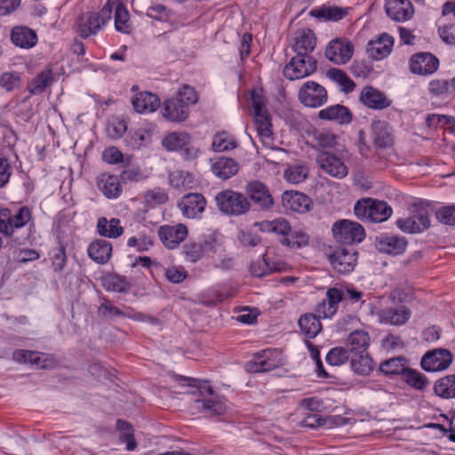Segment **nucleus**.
I'll list each match as a JSON object with an SVG mask.
<instances>
[{"label": "nucleus", "instance_id": "338daca9", "mask_svg": "<svg viewBox=\"0 0 455 455\" xmlns=\"http://www.w3.org/2000/svg\"><path fill=\"white\" fill-rule=\"evenodd\" d=\"M127 130L125 121L115 118L108 122L106 132L109 138L116 140L121 138Z\"/></svg>", "mask_w": 455, "mask_h": 455}, {"label": "nucleus", "instance_id": "49530a36", "mask_svg": "<svg viewBox=\"0 0 455 455\" xmlns=\"http://www.w3.org/2000/svg\"><path fill=\"white\" fill-rule=\"evenodd\" d=\"M280 243L291 249H299L305 247L309 243L308 235L301 228H291V231L284 236L280 238Z\"/></svg>", "mask_w": 455, "mask_h": 455}, {"label": "nucleus", "instance_id": "a18cd8bd", "mask_svg": "<svg viewBox=\"0 0 455 455\" xmlns=\"http://www.w3.org/2000/svg\"><path fill=\"white\" fill-rule=\"evenodd\" d=\"M155 236L152 231L144 229L127 240V246L135 249L136 251L143 252L153 247Z\"/></svg>", "mask_w": 455, "mask_h": 455}, {"label": "nucleus", "instance_id": "4d7b16f0", "mask_svg": "<svg viewBox=\"0 0 455 455\" xmlns=\"http://www.w3.org/2000/svg\"><path fill=\"white\" fill-rule=\"evenodd\" d=\"M326 75L327 77L336 83L340 91L344 92H350L355 87L353 80H351L349 76L340 69L331 68L327 71Z\"/></svg>", "mask_w": 455, "mask_h": 455}, {"label": "nucleus", "instance_id": "864d4df0", "mask_svg": "<svg viewBox=\"0 0 455 455\" xmlns=\"http://www.w3.org/2000/svg\"><path fill=\"white\" fill-rule=\"evenodd\" d=\"M235 148H237L235 138L226 132L217 133L212 139V149L215 152L229 151Z\"/></svg>", "mask_w": 455, "mask_h": 455}, {"label": "nucleus", "instance_id": "39448f33", "mask_svg": "<svg viewBox=\"0 0 455 455\" xmlns=\"http://www.w3.org/2000/svg\"><path fill=\"white\" fill-rule=\"evenodd\" d=\"M285 363L283 353L275 348H267L256 353L253 359L246 363L249 372H265L276 369Z\"/></svg>", "mask_w": 455, "mask_h": 455}, {"label": "nucleus", "instance_id": "6e6d98bb", "mask_svg": "<svg viewBox=\"0 0 455 455\" xmlns=\"http://www.w3.org/2000/svg\"><path fill=\"white\" fill-rule=\"evenodd\" d=\"M435 393L443 398L455 397V375H447L435 384Z\"/></svg>", "mask_w": 455, "mask_h": 455}, {"label": "nucleus", "instance_id": "72a5a7b5", "mask_svg": "<svg viewBox=\"0 0 455 455\" xmlns=\"http://www.w3.org/2000/svg\"><path fill=\"white\" fill-rule=\"evenodd\" d=\"M406 246V240L397 235H381L377 240V248L379 251L388 254H401L405 251Z\"/></svg>", "mask_w": 455, "mask_h": 455}, {"label": "nucleus", "instance_id": "3c124183", "mask_svg": "<svg viewBox=\"0 0 455 455\" xmlns=\"http://www.w3.org/2000/svg\"><path fill=\"white\" fill-rule=\"evenodd\" d=\"M301 332L307 338H315L321 331V323L313 314H305L299 320Z\"/></svg>", "mask_w": 455, "mask_h": 455}, {"label": "nucleus", "instance_id": "2eb2a0df", "mask_svg": "<svg viewBox=\"0 0 455 455\" xmlns=\"http://www.w3.org/2000/svg\"><path fill=\"white\" fill-rule=\"evenodd\" d=\"M329 261L335 271L346 275L355 267L356 252L353 249L339 247L329 255Z\"/></svg>", "mask_w": 455, "mask_h": 455}, {"label": "nucleus", "instance_id": "4be33fe9", "mask_svg": "<svg viewBox=\"0 0 455 455\" xmlns=\"http://www.w3.org/2000/svg\"><path fill=\"white\" fill-rule=\"evenodd\" d=\"M282 204L287 211L304 213L309 211L312 202L305 194L290 190L283 193Z\"/></svg>", "mask_w": 455, "mask_h": 455}, {"label": "nucleus", "instance_id": "b1692460", "mask_svg": "<svg viewBox=\"0 0 455 455\" xmlns=\"http://www.w3.org/2000/svg\"><path fill=\"white\" fill-rule=\"evenodd\" d=\"M385 8L387 15L394 20L403 22L410 20L414 9L410 0H387Z\"/></svg>", "mask_w": 455, "mask_h": 455}, {"label": "nucleus", "instance_id": "aec40b11", "mask_svg": "<svg viewBox=\"0 0 455 455\" xmlns=\"http://www.w3.org/2000/svg\"><path fill=\"white\" fill-rule=\"evenodd\" d=\"M452 362L451 354L445 349H436L427 353L421 359L423 370L429 372L447 369Z\"/></svg>", "mask_w": 455, "mask_h": 455}, {"label": "nucleus", "instance_id": "2f4dec72", "mask_svg": "<svg viewBox=\"0 0 455 455\" xmlns=\"http://www.w3.org/2000/svg\"><path fill=\"white\" fill-rule=\"evenodd\" d=\"M214 245L212 242H192L184 245L183 253L187 261L196 263L205 256H210Z\"/></svg>", "mask_w": 455, "mask_h": 455}, {"label": "nucleus", "instance_id": "a211bd4d", "mask_svg": "<svg viewBox=\"0 0 455 455\" xmlns=\"http://www.w3.org/2000/svg\"><path fill=\"white\" fill-rule=\"evenodd\" d=\"M99 314L103 317L121 316L127 317L138 322H146L151 324H158V320L153 316L145 315L140 312H136L132 308H126L125 311H122L107 300L102 302L99 307Z\"/></svg>", "mask_w": 455, "mask_h": 455}, {"label": "nucleus", "instance_id": "69168bd1", "mask_svg": "<svg viewBox=\"0 0 455 455\" xmlns=\"http://www.w3.org/2000/svg\"><path fill=\"white\" fill-rule=\"evenodd\" d=\"M145 203L150 206L155 207L159 204L166 203L168 200V195L164 189L160 188H155L148 190L144 195Z\"/></svg>", "mask_w": 455, "mask_h": 455}, {"label": "nucleus", "instance_id": "cd10ccee", "mask_svg": "<svg viewBox=\"0 0 455 455\" xmlns=\"http://www.w3.org/2000/svg\"><path fill=\"white\" fill-rule=\"evenodd\" d=\"M349 8L331 4H323L313 8L309 15L323 21L338 22L348 14Z\"/></svg>", "mask_w": 455, "mask_h": 455}, {"label": "nucleus", "instance_id": "f8f14e48", "mask_svg": "<svg viewBox=\"0 0 455 455\" xmlns=\"http://www.w3.org/2000/svg\"><path fill=\"white\" fill-rule=\"evenodd\" d=\"M316 61L309 56L297 55L283 68V76L290 80L301 79L313 74Z\"/></svg>", "mask_w": 455, "mask_h": 455}, {"label": "nucleus", "instance_id": "6ab92c4d", "mask_svg": "<svg viewBox=\"0 0 455 455\" xmlns=\"http://www.w3.org/2000/svg\"><path fill=\"white\" fill-rule=\"evenodd\" d=\"M439 68V60L429 52H419L411 56L410 70L419 76H429L436 72Z\"/></svg>", "mask_w": 455, "mask_h": 455}, {"label": "nucleus", "instance_id": "7c9ffc66", "mask_svg": "<svg viewBox=\"0 0 455 455\" xmlns=\"http://www.w3.org/2000/svg\"><path fill=\"white\" fill-rule=\"evenodd\" d=\"M12 43L22 49H30L37 43L36 33L25 26H16L11 31Z\"/></svg>", "mask_w": 455, "mask_h": 455}, {"label": "nucleus", "instance_id": "6e6552de", "mask_svg": "<svg viewBox=\"0 0 455 455\" xmlns=\"http://www.w3.org/2000/svg\"><path fill=\"white\" fill-rule=\"evenodd\" d=\"M217 206L220 212L230 215H241L250 209V203L241 193L225 190L215 196Z\"/></svg>", "mask_w": 455, "mask_h": 455}, {"label": "nucleus", "instance_id": "4468645a", "mask_svg": "<svg viewBox=\"0 0 455 455\" xmlns=\"http://www.w3.org/2000/svg\"><path fill=\"white\" fill-rule=\"evenodd\" d=\"M300 102L309 108H318L327 101V92L323 86L314 81H307L299 91Z\"/></svg>", "mask_w": 455, "mask_h": 455}, {"label": "nucleus", "instance_id": "a878e982", "mask_svg": "<svg viewBox=\"0 0 455 455\" xmlns=\"http://www.w3.org/2000/svg\"><path fill=\"white\" fill-rule=\"evenodd\" d=\"M393 45L394 38L387 34H382L368 43L367 52L376 60H383L391 53Z\"/></svg>", "mask_w": 455, "mask_h": 455}, {"label": "nucleus", "instance_id": "423d86ee", "mask_svg": "<svg viewBox=\"0 0 455 455\" xmlns=\"http://www.w3.org/2000/svg\"><path fill=\"white\" fill-rule=\"evenodd\" d=\"M424 204V202L415 203V210L409 217L397 220L398 228L411 234L421 233L427 229L430 226V216Z\"/></svg>", "mask_w": 455, "mask_h": 455}, {"label": "nucleus", "instance_id": "37998d69", "mask_svg": "<svg viewBox=\"0 0 455 455\" xmlns=\"http://www.w3.org/2000/svg\"><path fill=\"white\" fill-rule=\"evenodd\" d=\"M112 12L115 10V28L117 31L128 34L131 31L130 17L127 9L119 0H110Z\"/></svg>", "mask_w": 455, "mask_h": 455}, {"label": "nucleus", "instance_id": "c85d7f7f", "mask_svg": "<svg viewBox=\"0 0 455 455\" xmlns=\"http://www.w3.org/2000/svg\"><path fill=\"white\" fill-rule=\"evenodd\" d=\"M12 358L18 363H30L39 368H48L52 364L48 355L31 350L17 349L13 352Z\"/></svg>", "mask_w": 455, "mask_h": 455}, {"label": "nucleus", "instance_id": "de8ad7c7", "mask_svg": "<svg viewBox=\"0 0 455 455\" xmlns=\"http://www.w3.org/2000/svg\"><path fill=\"white\" fill-rule=\"evenodd\" d=\"M196 183L194 175L188 172L177 170L169 174V184L177 189L193 188Z\"/></svg>", "mask_w": 455, "mask_h": 455}, {"label": "nucleus", "instance_id": "e2e57ef3", "mask_svg": "<svg viewBox=\"0 0 455 455\" xmlns=\"http://www.w3.org/2000/svg\"><path fill=\"white\" fill-rule=\"evenodd\" d=\"M52 72L45 70L38 74L29 84V92L32 94L41 93L52 83Z\"/></svg>", "mask_w": 455, "mask_h": 455}, {"label": "nucleus", "instance_id": "412c9836", "mask_svg": "<svg viewBox=\"0 0 455 455\" xmlns=\"http://www.w3.org/2000/svg\"><path fill=\"white\" fill-rule=\"evenodd\" d=\"M246 193L251 200L260 209H269L274 200L267 186L258 180L251 181L246 187Z\"/></svg>", "mask_w": 455, "mask_h": 455}, {"label": "nucleus", "instance_id": "603ef678", "mask_svg": "<svg viewBox=\"0 0 455 455\" xmlns=\"http://www.w3.org/2000/svg\"><path fill=\"white\" fill-rule=\"evenodd\" d=\"M428 92L435 96L455 95V77L446 79H434L428 84Z\"/></svg>", "mask_w": 455, "mask_h": 455}, {"label": "nucleus", "instance_id": "393cba45", "mask_svg": "<svg viewBox=\"0 0 455 455\" xmlns=\"http://www.w3.org/2000/svg\"><path fill=\"white\" fill-rule=\"evenodd\" d=\"M162 115L171 122L180 123L188 117L189 108L187 104L182 102V100L172 98L164 101Z\"/></svg>", "mask_w": 455, "mask_h": 455}, {"label": "nucleus", "instance_id": "c03bdc74", "mask_svg": "<svg viewBox=\"0 0 455 455\" xmlns=\"http://www.w3.org/2000/svg\"><path fill=\"white\" fill-rule=\"evenodd\" d=\"M347 346L353 355L368 352L370 336L366 331H354L347 339Z\"/></svg>", "mask_w": 455, "mask_h": 455}, {"label": "nucleus", "instance_id": "dca6fc26", "mask_svg": "<svg viewBox=\"0 0 455 455\" xmlns=\"http://www.w3.org/2000/svg\"><path fill=\"white\" fill-rule=\"evenodd\" d=\"M206 199L202 194L189 193L185 195L178 204L184 217L200 219L206 208Z\"/></svg>", "mask_w": 455, "mask_h": 455}, {"label": "nucleus", "instance_id": "58836bf2", "mask_svg": "<svg viewBox=\"0 0 455 455\" xmlns=\"http://www.w3.org/2000/svg\"><path fill=\"white\" fill-rule=\"evenodd\" d=\"M371 138L378 148H387L392 144L393 138L388 124L380 120L371 124Z\"/></svg>", "mask_w": 455, "mask_h": 455}, {"label": "nucleus", "instance_id": "20e7f679", "mask_svg": "<svg viewBox=\"0 0 455 455\" xmlns=\"http://www.w3.org/2000/svg\"><path fill=\"white\" fill-rule=\"evenodd\" d=\"M355 215L361 220L383 222L392 215V208L384 201L372 198L358 200L354 206Z\"/></svg>", "mask_w": 455, "mask_h": 455}, {"label": "nucleus", "instance_id": "09e8293b", "mask_svg": "<svg viewBox=\"0 0 455 455\" xmlns=\"http://www.w3.org/2000/svg\"><path fill=\"white\" fill-rule=\"evenodd\" d=\"M374 366L368 352L353 355L351 367L355 373L367 376L374 370Z\"/></svg>", "mask_w": 455, "mask_h": 455}, {"label": "nucleus", "instance_id": "ea45409f", "mask_svg": "<svg viewBox=\"0 0 455 455\" xmlns=\"http://www.w3.org/2000/svg\"><path fill=\"white\" fill-rule=\"evenodd\" d=\"M238 170L239 164L229 157H220L212 164L213 174L222 180H228L235 175Z\"/></svg>", "mask_w": 455, "mask_h": 455}, {"label": "nucleus", "instance_id": "774afa93", "mask_svg": "<svg viewBox=\"0 0 455 455\" xmlns=\"http://www.w3.org/2000/svg\"><path fill=\"white\" fill-rule=\"evenodd\" d=\"M166 279L172 283H180L188 277V271L181 266H172L165 269Z\"/></svg>", "mask_w": 455, "mask_h": 455}, {"label": "nucleus", "instance_id": "4c0bfd02", "mask_svg": "<svg viewBox=\"0 0 455 455\" xmlns=\"http://www.w3.org/2000/svg\"><path fill=\"white\" fill-rule=\"evenodd\" d=\"M97 232L102 237L116 239L124 234V228L119 219L112 218L108 220L100 217L97 221Z\"/></svg>", "mask_w": 455, "mask_h": 455}, {"label": "nucleus", "instance_id": "052dcab7", "mask_svg": "<svg viewBox=\"0 0 455 455\" xmlns=\"http://www.w3.org/2000/svg\"><path fill=\"white\" fill-rule=\"evenodd\" d=\"M116 429L119 432L120 442L126 443L127 451H134L137 447V443L134 439V430L132 427L124 420H117Z\"/></svg>", "mask_w": 455, "mask_h": 455}, {"label": "nucleus", "instance_id": "bb28decb", "mask_svg": "<svg viewBox=\"0 0 455 455\" xmlns=\"http://www.w3.org/2000/svg\"><path fill=\"white\" fill-rule=\"evenodd\" d=\"M194 408L207 416H219L227 412L228 404L224 398L212 396L211 398L196 400Z\"/></svg>", "mask_w": 455, "mask_h": 455}, {"label": "nucleus", "instance_id": "1a4fd4ad", "mask_svg": "<svg viewBox=\"0 0 455 455\" xmlns=\"http://www.w3.org/2000/svg\"><path fill=\"white\" fill-rule=\"evenodd\" d=\"M191 135L186 132H172L164 136L162 146L168 151H182L188 159L199 156V149L191 145Z\"/></svg>", "mask_w": 455, "mask_h": 455}, {"label": "nucleus", "instance_id": "a19ab883", "mask_svg": "<svg viewBox=\"0 0 455 455\" xmlns=\"http://www.w3.org/2000/svg\"><path fill=\"white\" fill-rule=\"evenodd\" d=\"M253 227H258L259 230L264 233H275L281 236V238H284V236L291 231V225L284 218L255 222Z\"/></svg>", "mask_w": 455, "mask_h": 455}, {"label": "nucleus", "instance_id": "0e129e2a", "mask_svg": "<svg viewBox=\"0 0 455 455\" xmlns=\"http://www.w3.org/2000/svg\"><path fill=\"white\" fill-rule=\"evenodd\" d=\"M349 358L348 351L342 347L331 348L325 356V361L329 365L340 366L347 362Z\"/></svg>", "mask_w": 455, "mask_h": 455}, {"label": "nucleus", "instance_id": "79ce46f5", "mask_svg": "<svg viewBox=\"0 0 455 455\" xmlns=\"http://www.w3.org/2000/svg\"><path fill=\"white\" fill-rule=\"evenodd\" d=\"M309 173V168L307 164L295 162L287 164L283 171V179L291 184H299L304 182Z\"/></svg>", "mask_w": 455, "mask_h": 455}, {"label": "nucleus", "instance_id": "c9c22d12", "mask_svg": "<svg viewBox=\"0 0 455 455\" xmlns=\"http://www.w3.org/2000/svg\"><path fill=\"white\" fill-rule=\"evenodd\" d=\"M97 185L102 194L109 199L117 198L121 195V184L116 175L100 174L97 179Z\"/></svg>", "mask_w": 455, "mask_h": 455}, {"label": "nucleus", "instance_id": "f257e3e1", "mask_svg": "<svg viewBox=\"0 0 455 455\" xmlns=\"http://www.w3.org/2000/svg\"><path fill=\"white\" fill-rule=\"evenodd\" d=\"M370 313L381 324L401 326L405 324L411 315L404 305H398L391 297H382L371 303Z\"/></svg>", "mask_w": 455, "mask_h": 455}, {"label": "nucleus", "instance_id": "f03ea898", "mask_svg": "<svg viewBox=\"0 0 455 455\" xmlns=\"http://www.w3.org/2000/svg\"><path fill=\"white\" fill-rule=\"evenodd\" d=\"M251 96L254 126L258 136L266 148H273L275 139L269 113L258 89H252Z\"/></svg>", "mask_w": 455, "mask_h": 455}, {"label": "nucleus", "instance_id": "f704fd0d", "mask_svg": "<svg viewBox=\"0 0 455 455\" xmlns=\"http://www.w3.org/2000/svg\"><path fill=\"white\" fill-rule=\"evenodd\" d=\"M132 102L135 111L140 114L153 113L160 105L158 97L148 92L137 93Z\"/></svg>", "mask_w": 455, "mask_h": 455}, {"label": "nucleus", "instance_id": "473e14b6", "mask_svg": "<svg viewBox=\"0 0 455 455\" xmlns=\"http://www.w3.org/2000/svg\"><path fill=\"white\" fill-rule=\"evenodd\" d=\"M315 46V36L311 29L299 30L294 36L292 48L298 55L307 56Z\"/></svg>", "mask_w": 455, "mask_h": 455}, {"label": "nucleus", "instance_id": "13d9d810", "mask_svg": "<svg viewBox=\"0 0 455 455\" xmlns=\"http://www.w3.org/2000/svg\"><path fill=\"white\" fill-rule=\"evenodd\" d=\"M407 368L406 361L403 357L390 358L379 365V371L386 375L401 374L403 376Z\"/></svg>", "mask_w": 455, "mask_h": 455}, {"label": "nucleus", "instance_id": "0eeeda50", "mask_svg": "<svg viewBox=\"0 0 455 455\" xmlns=\"http://www.w3.org/2000/svg\"><path fill=\"white\" fill-rule=\"evenodd\" d=\"M331 232L334 239L344 244L361 243L365 237L363 226L350 220H339L334 222Z\"/></svg>", "mask_w": 455, "mask_h": 455}, {"label": "nucleus", "instance_id": "9b49d317", "mask_svg": "<svg viewBox=\"0 0 455 455\" xmlns=\"http://www.w3.org/2000/svg\"><path fill=\"white\" fill-rule=\"evenodd\" d=\"M316 163L323 172L333 178L343 179L348 173V167L339 155L322 151L316 156Z\"/></svg>", "mask_w": 455, "mask_h": 455}, {"label": "nucleus", "instance_id": "bf43d9fd", "mask_svg": "<svg viewBox=\"0 0 455 455\" xmlns=\"http://www.w3.org/2000/svg\"><path fill=\"white\" fill-rule=\"evenodd\" d=\"M103 287L108 291L126 292L130 289L128 281L117 275H108L102 279Z\"/></svg>", "mask_w": 455, "mask_h": 455}, {"label": "nucleus", "instance_id": "e433bc0d", "mask_svg": "<svg viewBox=\"0 0 455 455\" xmlns=\"http://www.w3.org/2000/svg\"><path fill=\"white\" fill-rule=\"evenodd\" d=\"M87 252L89 257L99 264L107 263L112 254V244L110 242L97 239L88 246Z\"/></svg>", "mask_w": 455, "mask_h": 455}, {"label": "nucleus", "instance_id": "f3484780", "mask_svg": "<svg viewBox=\"0 0 455 455\" xmlns=\"http://www.w3.org/2000/svg\"><path fill=\"white\" fill-rule=\"evenodd\" d=\"M188 231L184 224L163 225L158 228V236L169 250L176 249L188 236Z\"/></svg>", "mask_w": 455, "mask_h": 455}, {"label": "nucleus", "instance_id": "5fc2aeb1", "mask_svg": "<svg viewBox=\"0 0 455 455\" xmlns=\"http://www.w3.org/2000/svg\"><path fill=\"white\" fill-rule=\"evenodd\" d=\"M312 143L316 148H331L337 145L338 137L331 131L316 130L312 134Z\"/></svg>", "mask_w": 455, "mask_h": 455}, {"label": "nucleus", "instance_id": "5701e85b", "mask_svg": "<svg viewBox=\"0 0 455 455\" xmlns=\"http://www.w3.org/2000/svg\"><path fill=\"white\" fill-rule=\"evenodd\" d=\"M318 117L324 121L337 123L340 125H347L352 122L353 115L345 106L335 104L326 107L318 112Z\"/></svg>", "mask_w": 455, "mask_h": 455}, {"label": "nucleus", "instance_id": "7ed1b4c3", "mask_svg": "<svg viewBox=\"0 0 455 455\" xmlns=\"http://www.w3.org/2000/svg\"><path fill=\"white\" fill-rule=\"evenodd\" d=\"M112 17V4L110 0L98 12H86L82 14L76 22V32L80 36L86 38L97 34L104 28Z\"/></svg>", "mask_w": 455, "mask_h": 455}, {"label": "nucleus", "instance_id": "ddd939ff", "mask_svg": "<svg viewBox=\"0 0 455 455\" xmlns=\"http://www.w3.org/2000/svg\"><path fill=\"white\" fill-rule=\"evenodd\" d=\"M354 53L353 44L345 37L332 39L325 50L326 58L337 65L347 63Z\"/></svg>", "mask_w": 455, "mask_h": 455}, {"label": "nucleus", "instance_id": "c756f323", "mask_svg": "<svg viewBox=\"0 0 455 455\" xmlns=\"http://www.w3.org/2000/svg\"><path fill=\"white\" fill-rule=\"evenodd\" d=\"M359 99L364 106L372 109H383L391 104L384 93L371 86L363 87Z\"/></svg>", "mask_w": 455, "mask_h": 455}, {"label": "nucleus", "instance_id": "9d476101", "mask_svg": "<svg viewBox=\"0 0 455 455\" xmlns=\"http://www.w3.org/2000/svg\"><path fill=\"white\" fill-rule=\"evenodd\" d=\"M31 211L27 206H22L12 214L8 209L0 210V233L11 236L15 229L23 228L31 220Z\"/></svg>", "mask_w": 455, "mask_h": 455}, {"label": "nucleus", "instance_id": "8fccbe9b", "mask_svg": "<svg viewBox=\"0 0 455 455\" xmlns=\"http://www.w3.org/2000/svg\"><path fill=\"white\" fill-rule=\"evenodd\" d=\"M156 127V124L152 123H142L132 136V146L133 148H140L150 143Z\"/></svg>", "mask_w": 455, "mask_h": 455}, {"label": "nucleus", "instance_id": "680f3d73", "mask_svg": "<svg viewBox=\"0 0 455 455\" xmlns=\"http://www.w3.org/2000/svg\"><path fill=\"white\" fill-rule=\"evenodd\" d=\"M403 379L410 387L419 391L424 390L429 385V381L424 374L409 367L403 373Z\"/></svg>", "mask_w": 455, "mask_h": 455}]
</instances>
